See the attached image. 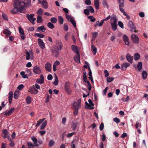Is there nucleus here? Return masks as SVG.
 <instances>
[{"mask_svg": "<svg viewBox=\"0 0 148 148\" xmlns=\"http://www.w3.org/2000/svg\"><path fill=\"white\" fill-rule=\"evenodd\" d=\"M87 8L91 13H94L95 12L94 9L91 6H89L87 7Z\"/></svg>", "mask_w": 148, "mask_h": 148, "instance_id": "c03bdc74", "label": "nucleus"}, {"mask_svg": "<svg viewBox=\"0 0 148 148\" xmlns=\"http://www.w3.org/2000/svg\"><path fill=\"white\" fill-rule=\"evenodd\" d=\"M33 71L35 74H39L41 72V70L40 68L36 65L33 67Z\"/></svg>", "mask_w": 148, "mask_h": 148, "instance_id": "6e6552de", "label": "nucleus"}, {"mask_svg": "<svg viewBox=\"0 0 148 148\" xmlns=\"http://www.w3.org/2000/svg\"><path fill=\"white\" fill-rule=\"evenodd\" d=\"M20 92L18 90H16L14 94V97L15 99H17L20 94Z\"/></svg>", "mask_w": 148, "mask_h": 148, "instance_id": "4be33fe9", "label": "nucleus"}, {"mask_svg": "<svg viewBox=\"0 0 148 148\" xmlns=\"http://www.w3.org/2000/svg\"><path fill=\"white\" fill-rule=\"evenodd\" d=\"M3 33L5 35V38H8L9 36V31L7 29H5L3 30Z\"/></svg>", "mask_w": 148, "mask_h": 148, "instance_id": "b1692460", "label": "nucleus"}, {"mask_svg": "<svg viewBox=\"0 0 148 148\" xmlns=\"http://www.w3.org/2000/svg\"><path fill=\"white\" fill-rule=\"evenodd\" d=\"M88 101L89 103V105H90V107L89 108V109L90 110L93 109H94L93 106H94V104L90 99H88Z\"/></svg>", "mask_w": 148, "mask_h": 148, "instance_id": "2f4dec72", "label": "nucleus"}, {"mask_svg": "<svg viewBox=\"0 0 148 148\" xmlns=\"http://www.w3.org/2000/svg\"><path fill=\"white\" fill-rule=\"evenodd\" d=\"M34 36L36 37L42 38H43L45 37V35L41 33H35L34 34Z\"/></svg>", "mask_w": 148, "mask_h": 148, "instance_id": "c9c22d12", "label": "nucleus"}, {"mask_svg": "<svg viewBox=\"0 0 148 148\" xmlns=\"http://www.w3.org/2000/svg\"><path fill=\"white\" fill-rule=\"evenodd\" d=\"M37 41L40 47L42 49H44L45 47V45L43 40L39 38Z\"/></svg>", "mask_w": 148, "mask_h": 148, "instance_id": "9b49d317", "label": "nucleus"}, {"mask_svg": "<svg viewBox=\"0 0 148 148\" xmlns=\"http://www.w3.org/2000/svg\"><path fill=\"white\" fill-rule=\"evenodd\" d=\"M50 21L52 23H55L57 22V19L55 17H53L51 19Z\"/></svg>", "mask_w": 148, "mask_h": 148, "instance_id": "4d7b16f0", "label": "nucleus"}, {"mask_svg": "<svg viewBox=\"0 0 148 148\" xmlns=\"http://www.w3.org/2000/svg\"><path fill=\"white\" fill-rule=\"evenodd\" d=\"M34 86H31L29 88V90H28V92H30L32 94H33L32 93H34V90H34Z\"/></svg>", "mask_w": 148, "mask_h": 148, "instance_id": "de8ad7c7", "label": "nucleus"}, {"mask_svg": "<svg viewBox=\"0 0 148 148\" xmlns=\"http://www.w3.org/2000/svg\"><path fill=\"white\" fill-rule=\"evenodd\" d=\"M58 19L61 25H62L64 21L63 18L61 16H59L58 17Z\"/></svg>", "mask_w": 148, "mask_h": 148, "instance_id": "09e8293b", "label": "nucleus"}, {"mask_svg": "<svg viewBox=\"0 0 148 148\" xmlns=\"http://www.w3.org/2000/svg\"><path fill=\"white\" fill-rule=\"evenodd\" d=\"M102 4L104 7L106 8H109V6L106 0H103Z\"/></svg>", "mask_w": 148, "mask_h": 148, "instance_id": "58836bf2", "label": "nucleus"}, {"mask_svg": "<svg viewBox=\"0 0 148 148\" xmlns=\"http://www.w3.org/2000/svg\"><path fill=\"white\" fill-rule=\"evenodd\" d=\"M34 16V14H31L29 15L28 14H27L26 17L33 24H35L34 22L36 20V18H33Z\"/></svg>", "mask_w": 148, "mask_h": 148, "instance_id": "39448f33", "label": "nucleus"}, {"mask_svg": "<svg viewBox=\"0 0 148 148\" xmlns=\"http://www.w3.org/2000/svg\"><path fill=\"white\" fill-rule=\"evenodd\" d=\"M23 2L24 4L23 5H22L20 7L19 10L21 12L24 10L25 7H29L31 4V2L30 0H25L24 1H23Z\"/></svg>", "mask_w": 148, "mask_h": 148, "instance_id": "7ed1b4c3", "label": "nucleus"}, {"mask_svg": "<svg viewBox=\"0 0 148 148\" xmlns=\"http://www.w3.org/2000/svg\"><path fill=\"white\" fill-rule=\"evenodd\" d=\"M42 17L40 15H38L37 17V22L38 23H40L42 22Z\"/></svg>", "mask_w": 148, "mask_h": 148, "instance_id": "e433bc0d", "label": "nucleus"}, {"mask_svg": "<svg viewBox=\"0 0 148 148\" xmlns=\"http://www.w3.org/2000/svg\"><path fill=\"white\" fill-rule=\"evenodd\" d=\"M31 97L30 96H28L26 98V102L28 104H30L31 102Z\"/></svg>", "mask_w": 148, "mask_h": 148, "instance_id": "473e14b6", "label": "nucleus"}, {"mask_svg": "<svg viewBox=\"0 0 148 148\" xmlns=\"http://www.w3.org/2000/svg\"><path fill=\"white\" fill-rule=\"evenodd\" d=\"M50 50L52 55L56 58L58 57L60 50L57 46H55L53 48L51 49Z\"/></svg>", "mask_w": 148, "mask_h": 148, "instance_id": "f03ea898", "label": "nucleus"}, {"mask_svg": "<svg viewBox=\"0 0 148 148\" xmlns=\"http://www.w3.org/2000/svg\"><path fill=\"white\" fill-rule=\"evenodd\" d=\"M48 27L51 29H53L54 28V25L51 22H49L47 24Z\"/></svg>", "mask_w": 148, "mask_h": 148, "instance_id": "a19ab883", "label": "nucleus"}, {"mask_svg": "<svg viewBox=\"0 0 148 148\" xmlns=\"http://www.w3.org/2000/svg\"><path fill=\"white\" fill-rule=\"evenodd\" d=\"M114 121L116 122L117 123H119L120 122V120L117 117H115L113 119Z\"/></svg>", "mask_w": 148, "mask_h": 148, "instance_id": "e2e57ef3", "label": "nucleus"}, {"mask_svg": "<svg viewBox=\"0 0 148 148\" xmlns=\"http://www.w3.org/2000/svg\"><path fill=\"white\" fill-rule=\"evenodd\" d=\"M88 19H90V21L92 22H95L96 19L94 18V17L92 16H89L88 17Z\"/></svg>", "mask_w": 148, "mask_h": 148, "instance_id": "864d4df0", "label": "nucleus"}, {"mask_svg": "<svg viewBox=\"0 0 148 148\" xmlns=\"http://www.w3.org/2000/svg\"><path fill=\"white\" fill-rule=\"evenodd\" d=\"M128 25L130 29L131 32H137V31L136 30V27L132 21H130L128 22Z\"/></svg>", "mask_w": 148, "mask_h": 148, "instance_id": "20e7f679", "label": "nucleus"}, {"mask_svg": "<svg viewBox=\"0 0 148 148\" xmlns=\"http://www.w3.org/2000/svg\"><path fill=\"white\" fill-rule=\"evenodd\" d=\"M43 13V11L41 8H39L37 12V14L38 15H42Z\"/></svg>", "mask_w": 148, "mask_h": 148, "instance_id": "49530a36", "label": "nucleus"}, {"mask_svg": "<svg viewBox=\"0 0 148 148\" xmlns=\"http://www.w3.org/2000/svg\"><path fill=\"white\" fill-rule=\"evenodd\" d=\"M104 128V124L103 123H101L99 126V129L101 131Z\"/></svg>", "mask_w": 148, "mask_h": 148, "instance_id": "338daca9", "label": "nucleus"}, {"mask_svg": "<svg viewBox=\"0 0 148 148\" xmlns=\"http://www.w3.org/2000/svg\"><path fill=\"white\" fill-rule=\"evenodd\" d=\"M147 74L145 71H143L142 73V77L144 79H145L147 77Z\"/></svg>", "mask_w": 148, "mask_h": 148, "instance_id": "7c9ffc66", "label": "nucleus"}, {"mask_svg": "<svg viewBox=\"0 0 148 148\" xmlns=\"http://www.w3.org/2000/svg\"><path fill=\"white\" fill-rule=\"evenodd\" d=\"M64 29L66 31H67L68 30V27L67 25L66 24H64Z\"/></svg>", "mask_w": 148, "mask_h": 148, "instance_id": "774afa93", "label": "nucleus"}, {"mask_svg": "<svg viewBox=\"0 0 148 148\" xmlns=\"http://www.w3.org/2000/svg\"><path fill=\"white\" fill-rule=\"evenodd\" d=\"M31 138L34 145H36L37 144V143L38 142V141L37 138H36L34 136H32L31 137Z\"/></svg>", "mask_w": 148, "mask_h": 148, "instance_id": "37998d69", "label": "nucleus"}, {"mask_svg": "<svg viewBox=\"0 0 148 148\" xmlns=\"http://www.w3.org/2000/svg\"><path fill=\"white\" fill-rule=\"evenodd\" d=\"M126 59L128 62L132 63L133 61V57L129 54H127L126 56Z\"/></svg>", "mask_w": 148, "mask_h": 148, "instance_id": "a211bd4d", "label": "nucleus"}, {"mask_svg": "<svg viewBox=\"0 0 148 148\" xmlns=\"http://www.w3.org/2000/svg\"><path fill=\"white\" fill-rule=\"evenodd\" d=\"M14 8L11 11V12L13 14H16L18 12H19L20 13H22L23 12V10H22L21 11L19 10L20 7L18 8V7H16V6H14Z\"/></svg>", "mask_w": 148, "mask_h": 148, "instance_id": "4468645a", "label": "nucleus"}, {"mask_svg": "<svg viewBox=\"0 0 148 148\" xmlns=\"http://www.w3.org/2000/svg\"><path fill=\"white\" fill-rule=\"evenodd\" d=\"M65 16L66 18L69 21H70L71 20L73 19L72 17L69 15L66 14Z\"/></svg>", "mask_w": 148, "mask_h": 148, "instance_id": "6e6d98bb", "label": "nucleus"}, {"mask_svg": "<svg viewBox=\"0 0 148 148\" xmlns=\"http://www.w3.org/2000/svg\"><path fill=\"white\" fill-rule=\"evenodd\" d=\"M65 90L66 93L70 95L71 92V91L70 88V83L69 82H66L64 86Z\"/></svg>", "mask_w": 148, "mask_h": 148, "instance_id": "423d86ee", "label": "nucleus"}, {"mask_svg": "<svg viewBox=\"0 0 148 148\" xmlns=\"http://www.w3.org/2000/svg\"><path fill=\"white\" fill-rule=\"evenodd\" d=\"M73 108L74 109H78L79 107L80 106L76 102H75L73 105Z\"/></svg>", "mask_w": 148, "mask_h": 148, "instance_id": "4c0bfd02", "label": "nucleus"}, {"mask_svg": "<svg viewBox=\"0 0 148 148\" xmlns=\"http://www.w3.org/2000/svg\"><path fill=\"white\" fill-rule=\"evenodd\" d=\"M114 79L113 77H108L107 78V81L108 82H110L112 81Z\"/></svg>", "mask_w": 148, "mask_h": 148, "instance_id": "bf43d9fd", "label": "nucleus"}, {"mask_svg": "<svg viewBox=\"0 0 148 148\" xmlns=\"http://www.w3.org/2000/svg\"><path fill=\"white\" fill-rule=\"evenodd\" d=\"M117 1L119 3V10L122 12L123 13V12H125L124 11V9H123L122 7H124V0H117Z\"/></svg>", "mask_w": 148, "mask_h": 148, "instance_id": "0eeeda50", "label": "nucleus"}, {"mask_svg": "<svg viewBox=\"0 0 148 148\" xmlns=\"http://www.w3.org/2000/svg\"><path fill=\"white\" fill-rule=\"evenodd\" d=\"M21 75L22 76V77L23 78H27L28 77L27 76V75L25 74V73L24 71H22L20 73Z\"/></svg>", "mask_w": 148, "mask_h": 148, "instance_id": "8fccbe9b", "label": "nucleus"}, {"mask_svg": "<svg viewBox=\"0 0 148 148\" xmlns=\"http://www.w3.org/2000/svg\"><path fill=\"white\" fill-rule=\"evenodd\" d=\"M2 16L3 17V18L4 20L7 21H8V17L6 14L3 12H2Z\"/></svg>", "mask_w": 148, "mask_h": 148, "instance_id": "f704fd0d", "label": "nucleus"}, {"mask_svg": "<svg viewBox=\"0 0 148 148\" xmlns=\"http://www.w3.org/2000/svg\"><path fill=\"white\" fill-rule=\"evenodd\" d=\"M117 20L116 17H113L111 19V25L112 29L114 31L116 30L117 28Z\"/></svg>", "mask_w": 148, "mask_h": 148, "instance_id": "f257e3e1", "label": "nucleus"}, {"mask_svg": "<svg viewBox=\"0 0 148 148\" xmlns=\"http://www.w3.org/2000/svg\"><path fill=\"white\" fill-rule=\"evenodd\" d=\"M123 40L125 45H129V41L128 37L126 35H124L123 36Z\"/></svg>", "mask_w": 148, "mask_h": 148, "instance_id": "6ab92c4d", "label": "nucleus"}, {"mask_svg": "<svg viewBox=\"0 0 148 148\" xmlns=\"http://www.w3.org/2000/svg\"><path fill=\"white\" fill-rule=\"evenodd\" d=\"M38 2L41 4L42 7L45 9H47L48 8L47 2L46 0H38Z\"/></svg>", "mask_w": 148, "mask_h": 148, "instance_id": "1a4fd4ad", "label": "nucleus"}, {"mask_svg": "<svg viewBox=\"0 0 148 148\" xmlns=\"http://www.w3.org/2000/svg\"><path fill=\"white\" fill-rule=\"evenodd\" d=\"M84 13L86 15H88L90 14L89 11L88 9H85L84 10Z\"/></svg>", "mask_w": 148, "mask_h": 148, "instance_id": "13d9d810", "label": "nucleus"}, {"mask_svg": "<svg viewBox=\"0 0 148 148\" xmlns=\"http://www.w3.org/2000/svg\"><path fill=\"white\" fill-rule=\"evenodd\" d=\"M14 6H16V7H21L24 3L23 2V1H21V0H14Z\"/></svg>", "mask_w": 148, "mask_h": 148, "instance_id": "f8f14e48", "label": "nucleus"}, {"mask_svg": "<svg viewBox=\"0 0 148 148\" xmlns=\"http://www.w3.org/2000/svg\"><path fill=\"white\" fill-rule=\"evenodd\" d=\"M27 145H28V147L31 146V147H38V144L33 145L32 143L30 142L27 143Z\"/></svg>", "mask_w": 148, "mask_h": 148, "instance_id": "603ef678", "label": "nucleus"}, {"mask_svg": "<svg viewBox=\"0 0 148 148\" xmlns=\"http://www.w3.org/2000/svg\"><path fill=\"white\" fill-rule=\"evenodd\" d=\"M104 22L102 20H101L100 22L99 23V21H98L96 22L95 24V27H97L98 26L100 27L102 26Z\"/></svg>", "mask_w": 148, "mask_h": 148, "instance_id": "a878e982", "label": "nucleus"}, {"mask_svg": "<svg viewBox=\"0 0 148 148\" xmlns=\"http://www.w3.org/2000/svg\"><path fill=\"white\" fill-rule=\"evenodd\" d=\"M71 49L72 51L75 53L79 54V52L78 50V47L76 46L72 45L71 47Z\"/></svg>", "mask_w": 148, "mask_h": 148, "instance_id": "aec40b11", "label": "nucleus"}, {"mask_svg": "<svg viewBox=\"0 0 148 148\" xmlns=\"http://www.w3.org/2000/svg\"><path fill=\"white\" fill-rule=\"evenodd\" d=\"M55 144L54 141L52 140H50L49 141L48 145L49 147H51Z\"/></svg>", "mask_w": 148, "mask_h": 148, "instance_id": "a18cd8bd", "label": "nucleus"}, {"mask_svg": "<svg viewBox=\"0 0 148 148\" xmlns=\"http://www.w3.org/2000/svg\"><path fill=\"white\" fill-rule=\"evenodd\" d=\"M140 54L138 53H136L134 55V59L136 60H137L140 58Z\"/></svg>", "mask_w": 148, "mask_h": 148, "instance_id": "72a5a7b5", "label": "nucleus"}, {"mask_svg": "<svg viewBox=\"0 0 148 148\" xmlns=\"http://www.w3.org/2000/svg\"><path fill=\"white\" fill-rule=\"evenodd\" d=\"M40 79H38L36 80V82L40 84H42L44 82V77L42 75H41L40 76Z\"/></svg>", "mask_w": 148, "mask_h": 148, "instance_id": "412c9836", "label": "nucleus"}, {"mask_svg": "<svg viewBox=\"0 0 148 148\" xmlns=\"http://www.w3.org/2000/svg\"><path fill=\"white\" fill-rule=\"evenodd\" d=\"M94 5L96 9L98 10L99 8V2L98 0H95Z\"/></svg>", "mask_w": 148, "mask_h": 148, "instance_id": "c85d7f7f", "label": "nucleus"}, {"mask_svg": "<svg viewBox=\"0 0 148 148\" xmlns=\"http://www.w3.org/2000/svg\"><path fill=\"white\" fill-rule=\"evenodd\" d=\"M78 123L77 122H73L71 125V128L74 131H75L77 126Z\"/></svg>", "mask_w": 148, "mask_h": 148, "instance_id": "cd10ccee", "label": "nucleus"}, {"mask_svg": "<svg viewBox=\"0 0 148 148\" xmlns=\"http://www.w3.org/2000/svg\"><path fill=\"white\" fill-rule=\"evenodd\" d=\"M45 70L48 71H50L51 70V64L48 62L47 63L45 64Z\"/></svg>", "mask_w": 148, "mask_h": 148, "instance_id": "5701e85b", "label": "nucleus"}, {"mask_svg": "<svg viewBox=\"0 0 148 148\" xmlns=\"http://www.w3.org/2000/svg\"><path fill=\"white\" fill-rule=\"evenodd\" d=\"M91 48L92 50V52H94V54L95 55L97 52V49L93 45L91 46Z\"/></svg>", "mask_w": 148, "mask_h": 148, "instance_id": "79ce46f5", "label": "nucleus"}, {"mask_svg": "<svg viewBox=\"0 0 148 148\" xmlns=\"http://www.w3.org/2000/svg\"><path fill=\"white\" fill-rule=\"evenodd\" d=\"M24 88V85L23 84H21L19 85L17 87V88L19 90H21Z\"/></svg>", "mask_w": 148, "mask_h": 148, "instance_id": "69168bd1", "label": "nucleus"}, {"mask_svg": "<svg viewBox=\"0 0 148 148\" xmlns=\"http://www.w3.org/2000/svg\"><path fill=\"white\" fill-rule=\"evenodd\" d=\"M37 29L38 32L41 31L42 32H45L46 30V29L45 28L44 25H42L38 27L37 28Z\"/></svg>", "mask_w": 148, "mask_h": 148, "instance_id": "bb28decb", "label": "nucleus"}, {"mask_svg": "<svg viewBox=\"0 0 148 148\" xmlns=\"http://www.w3.org/2000/svg\"><path fill=\"white\" fill-rule=\"evenodd\" d=\"M130 64L128 63H124L121 66V69L123 70H125L126 69L127 67L129 66Z\"/></svg>", "mask_w": 148, "mask_h": 148, "instance_id": "f3484780", "label": "nucleus"}, {"mask_svg": "<svg viewBox=\"0 0 148 148\" xmlns=\"http://www.w3.org/2000/svg\"><path fill=\"white\" fill-rule=\"evenodd\" d=\"M78 56H75L74 57V60L75 62H80V55L79 54H77Z\"/></svg>", "mask_w": 148, "mask_h": 148, "instance_id": "c756f323", "label": "nucleus"}, {"mask_svg": "<svg viewBox=\"0 0 148 148\" xmlns=\"http://www.w3.org/2000/svg\"><path fill=\"white\" fill-rule=\"evenodd\" d=\"M15 145V144L13 141L10 138V146L11 147H13Z\"/></svg>", "mask_w": 148, "mask_h": 148, "instance_id": "052dcab7", "label": "nucleus"}, {"mask_svg": "<svg viewBox=\"0 0 148 148\" xmlns=\"http://www.w3.org/2000/svg\"><path fill=\"white\" fill-rule=\"evenodd\" d=\"M131 38L133 42L136 44H138L139 42V38L136 35L133 34L131 36Z\"/></svg>", "mask_w": 148, "mask_h": 148, "instance_id": "9d476101", "label": "nucleus"}, {"mask_svg": "<svg viewBox=\"0 0 148 148\" xmlns=\"http://www.w3.org/2000/svg\"><path fill=\"white\" fill-rule=\"evenodd\" d=\"M2 136L4 139L8 138L9 139L8 132L6 129H4L2 131Z\"/></svg>", "mask_w": 148, "mask_h": 148, "instance_id": "ddd939ff", "label": "nucleus"}, {"mask_svg": "<svg viewBox=\"0 0 148 148\" xmlns=\"http://www.w3.org/2000/svg\"><path fill=\"white\" fill-rule=\"evenodd\" d=\"M56 44L59 47V50H61L63 47V44L62 42L59 41H58L57 42Z\"/></svg>", "mask_w": 148, "mask_h": 148, "instance_id": "ea45409f", "label": "nucleus"}, {"mask_svg": "<svg viewBox=\"0 0 148 148\" xmlns=\"http://www.w3.org/2000/svg\"><path fill=\"white\" fill-rule=\"evenodd\" d=\"M18 30L19 33L21 34V37L22 39L24 40L25 38V37L24 36L25 34L22 28L21 27H19L18 28Z\"/></svg>", "mask_w": 148, "mask_h": 148, "instance_id": "2eb2a0df", "label": "nucleus"}, {"mask_svg": "<svg viewBox=\"0 0 148 148\" xmlns=\"http://www.w3.org/2000/svg\"><path fill=\"white\" fill-rule=\"evenodd\" d=\"M135 68L138 71H141V69L142 67V63L141 62H139L138 63L137 66V67L136 66H134Z\"/></svg>", "mask_w": 148, "mask_h": 148, "instance_id": "dca6fc26", "label": "nucleus"}, {"mask_svg": "<svg viewBox=\"0 0 148 148\" xmlns=\"http://www.w3.org/2000/svg\"><path fill=\"white\" fill-rule=\"evenodd\" d=\"M70 22H71L72 24L73 25L74 27L75 28L76 27V23L75 21L73 19L71 20Z\"/></svg>", "mask_w": 148, "mask_h": 148, "instance_id": "0e129e2a", "label": "nucleus"}, {"mask_svg": "<svg viewBox=\"0 0 148 148\" xmlns=\"http://www.w3.org/2000/svg\"><path fill=\"white\" fill-rule=\"evenodd\" d=\"M47 121L46 120L43 122L40 126V128L41 130L44 129L47 124Z\"/></svg>", "mask_w": 148, "mask_h": 148, "instance_id": "393cba45", "label": "nucleus"}, {"mask_svg": "<svg viewBox=\"0 0 148 148\" xmlns=\"http://www.w3.org/2000/svg\"><path fill=\"white\" fill-rule=\"evenodd\" d=\"M118 25L119 26L122 28H123V23L121 21L118 22Z\"/></svg>", "mask_w": 148, "mask_h": 148, "instance_id": "680f3d73", "label": "nucleus"}, {"mask_svg": "<svg viewBox=\"0 0 148 148\" xmlns=\"http://www.w3.org/2000/svg\"><path fill=\"white\" fill-rule=\"evenodd\" d=\"M26 59L27 60H29L30 58V56H31V54H30L28 51H27L26 52Z\"/></svg>", "mask_w": 148, "mask_h": 148, "instance_id": "3c124183", "label": "nucleus"}, {"mask_svg": "<svg viewBox=\"0 0 148 148\" xmlns=\"http://www.w3.org/2000/svg\"><path fill=\"white\" fill-rule=\"evenodd\" d=\"M58 83V77L56 75V79L55 81L53 83V84H54L55 86H57Z\"/></svg>", "mask_w": 148, "mask_h": 148, "instance_id": "5fc2aeb1", "label": "nucleus"}]
</instances>
